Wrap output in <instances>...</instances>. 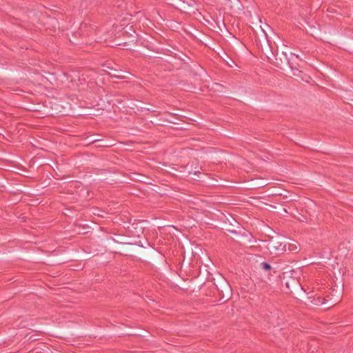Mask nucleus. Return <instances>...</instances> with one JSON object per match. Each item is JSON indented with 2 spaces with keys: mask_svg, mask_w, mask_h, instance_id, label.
<instances>
[{
  "mask_svg": "<svg viewBox=\"0 0 353 353\" xmlns=\"http://www.w3.org/2000/svg\"><path fill=\"white\" fill-rule=\"evenodd\" d=\"M297 249V247L296 245L294 244H289L288 250L290 251H294Z\"/></svg>",
  "mask_w": 353,
  "mask_h": 353,
  "instance_id": "2",
  "label": "nucleus"
},
{
  "mask_svg": "<svg viewBox=\"0 0 353 353\" xmlns=\"http://www.w3.org/2000/svg\"><path fill=\"white\" fill-rule=\"evenodd\" d=\"M170 230H175V228H170Z\"/></svg>",
  "mask_w": 353,
  "mask_h": 353,
  "instance_id": "4",
  "label": "nucleus"
},
{
  "mask_svg": "<svg viewBox=\"0 0 353 353\" xmlns=\"http://www.w3.org/2000/svg\"><path fill=\"white\" fill-rule=\"evenodd\" d=\"M268 248L272 253L283 252L286 250L285 245H283V243L278 239L273 238L270 240Z\"/></svg>",
  "mask_w": 353,
  "mask_h": 353,
  "instance_id": "1",
  "label": "nucleus"
},
{
  "mask_svg": "<svg viewBox=\"0 0 353 353\" xmlns=\"http://www.w3.org/2000/svg\"><path fill=\"white\" fill-rule=\"evenodd\" d=\"M262 265H263V268L265 270H268L271 268L270 265L268 263H263Z\"/></svg>",
  "mask_w": 353,
  "mask_h": 353,
  "instance_id": "3",
  "label": "nucleus"
}]
</instances>
